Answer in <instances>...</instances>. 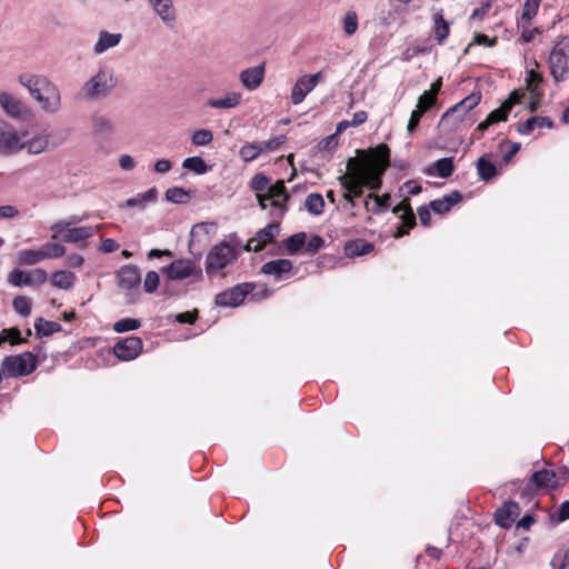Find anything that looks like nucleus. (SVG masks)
<instances>
[{
	"label": "nucleus",
	"mask_w": 569,
	"mask_h": 569,
	"mask_svg": "<svg viewBox=\"0 0 569 569\" xmlns=\"http://www.w3.org/2000/svg\"><path fill=\"white\" fill-rule=\"evenodd\" d=\"M375 156L373 160L349 159L347 173L339 177V182L346 190L345 193H351L356 199L362 194L365 187L372 191L380 189L381 176L389 167L390 150L388 146L379 144L375 150Z\"/></svg>",
	"instance_id": "f257e3e1"
},
{
	"label": "nucleus",
	"mask_w": 569,
	"mask_h": 569,
	"mask_svg": "<svg viewBox=\"0 0 569 569\" xmlns=\"http://www.w3.org/2000/svg\"><path fill=\"white\" fill-rule=\"evenodd\" d=\"M19 83L29 91L43 111L56 113L60 110V90L48 77L22 73L19 76Z\"/></svg>",
	"instance_id": "f03ea898"
},
{
	"label": "nucleus",
	"mask_w": 569,
	"mask_h": 569,
	"mask_svg": "<svg viewBox=\"0 0 569 569\" xmlns=\"http://www.w3.org/2000/svg\"><path fill=\"white\" fill-rule=\"evenodd\" d=\"M251 188L257 192L256 197L262 210L271 207L273 217L282 218L284 216L289 194L282 180L271 184L268 177L259 173L252 178Z\"/></svg>",
	"instance_id": "7ed1b4c3"
},
{
	"label": "nucleus",
	"mask_w": 569,
	"mask_h": 569,
	"mask_svg": "<svg viewBox=\"0 0 569 569\" xmlns=\"http://www.w3.org/2000/svg\"><path fill=\"white\" fill-rule=\"evenodd\" d=\"M117 86L118 78L114 69L102 64L83 82L80 94L88 101H101L108 98Z\"/></svg>",
	"instance_id": "20e7f679"
},
{
	"label": "nucleus",
	"mask_w": 569,
	"mask_h": 569,
	"mask_svg": "<svg viewBox=\"0 0 569 569\" xmlns=\"http://www.w3.org/2000/svg\"><path fill=\"white\" fill-rule=\"evenodd\" d=\"M239 250L227 241L216 243L207 253L204 269L208 276L217 274L237 261Z\"/></svg>",
	"instance_id": "39448f33"
},
{
	"label": "nucleus",
	"mask_w": 569,
	"mask_h": 569,
	"mask_svg": "<svg viewBox=\"0 0 569 569\" xmlns=\"http://www.w3.org/2000/svg\"><path fill=\"white\" fill-rule=\"evenodd\" d=\"M80 221H82V218L73 216L68 220H61L53 223L51 226V231L53 232L52 239H57L59 236H62V239L66 242L77 243L91 238L101 228L99 224L71 228V226Z\"/></svg>",
	"instance_id": "423d86ee"
},
{
	"label": "nucleus",
	"mask_w": 569,
	"mask_h": 569,
	"mask_svg": "<svg viewBox=\"0 0 569 569\" xmlns=\"http://www.w3.org/2000/svg\"><path fill=\"white\" fill-rule=\"evenodd\" d=\"M555 82L569 78V37H562L552 46L547 59Z\"/></svg>",
	"instance_id": "0eeeda50"
},
{
	"label": "nucleus",
	"mask_w": 569,
	"mask_h": 569,
	"mask_svg": "<svg viewBox=\"0 0 569 569\" xmlns=\"http://www.w3.org/2000/svg\"><path fill=\"white\" fill-rule=\"evenodd\" d=\"M37 361L31 352L17 356H8L2 360L1 369L6 377L18 378L32 373Z\"/></svg>",
	"instance_id": "6e6552de"
},
{
	"label": "nucleus",
	"mask_w": 569,
	"mask_h": 569,
	"mask_svg": "<svg viewBox=\"0 0 569 569\" xmlns=\"http://www.w3.org/2000/svg\"><path fill=\"white\" fill-rule=\"evenodd\" d=\"M61 142L62 140L56 139L52 132L41 131L32 137H28V132L22 131L21 151L26 150L28 154L37 156L49 149L57 148Z\"/></svg>",
	"instance_id": "1a4fd4ad"
},
{
	"label": "nucleus",
	"mask_w": 569,
	"mask_h": 569,
	"mask_svg": "<svg viewBox=\"0 0 569 569\" xmlns=\"http://www.w3.org/2000/svg\"><path fill=\"white\" fill-rule=\"evenodd\" d=\"M22 146V131L0 119V156L10 157L19 153Z\"/></svg>",
	"instance_id": "9d476101"
},
{
	"label": "nucleus",
	"mask_w": 569,
	"mask_h": 569,
	"mask_svg": "<svg viewBox=\"0 0 569 569\" xmlns=\"http://www.w3.org/2000/svg\"><path fill=\"white\" fill-rule=\"evenodd\" d=\"M481 101V93L471 92L465 99L456 103L445 112L441 118L442 123L452 122L453 124L462 122L467 113L477 107Z\"/></svg>",
	"instance_id": "9b49d317"
},
{
	"label": "nucleus",
	"mask_w": 569,
	"mask_h": 569,
	"mask_svg": "<svg viewBox=\"0 0 569 569\" xmlns=\"http://www.w3.org/2000/svg\"><path fill=\"white\" fill-rule=\"evenodd\" d=\"M152 12L170 30L178 23V11L173 0H146Z\"/></svg>",
	"instance_id": "f8f14e48"
},
{
	"label": "nucleus",
	"mask_w": 569,
	"mask_h": 569,
	"mask_svg": "<svg viewBox=\"0 0 569 569\" xmlns=\"http://www.w3.org/2000/svg\"><path fill=\"white\" fill-rule=\"evenodd\" d=\"M322 73L305 74L292 87L290 100L293 104H300L307 94L311 92L322 79Z\"/></svg>",
	"instance_id": "ddd939ff"
},
{
	"label": "nucleus",
	"mask_w": 569,
	"mask_h": 569,
	"mask_svg": "<svg viewBox=\"0 0 569 569\" xmlns=\"http://www.w3.org/2000/svg\"><path fill=\"white\" fill-rule=\"evenodd\" d=\"M251 289L252 287L249 283L237 284L218 293L214 302L219 307H238L243 302Z\"/></svg>",
	"instance_id": "4468645a"
},
{
	"label": "nucleus",
	"mask_w": 569,
	"mask_h": 569,
	"mask_svg": "<svg viewBox=\"0 0 569 569\" xmlns=\"http://www.w3.org/2000/svg\"><path fill=\"white\" fill-rule=\"evenodd\" d=\"M163 272L170 280H183L192 276L201 277V271L198 270L194 263L189 259L173 261L163 269Z\"/></svg>",
	"instance_id": "2eb2a0df"
},
{
	"label": "nucleus",
	"mask_w": 569,
	"mask_h": 569,
	"mask_svg": "<svg viewBox=\"0 0 569 569\" xmlns=\"http://www.w3.org/2000/svg\"><path fill=\"white\" fill-rule=\"evenodd\" d=\"M279 232L280 224L278 222H271L267 224L247 242V244L244 246V250L254 252L262 250L268 243L273 241V239L279 234Z\"/></svg>",
	"instance_id": "dca6fc26"
},
{
	"label": "nucleus",
	"mask_w": 569,
	"mask_h": 569,
	"mask_svg": "<svg viewBox=\"0 0 569 569\" xmlns=\"http://www.w3.org/2000/svg\"><path fill=\"white\" fill-rule=\"evenodd\" d=\"M519 102V94L518 92H512L510 97L501 104L500 108L491 111L488 117L478 124L477 130L478 131H486L491 124L506 121L508 118L509 112L511 111L512 107Z\"/></svg>",
	"instance_id": "f3484780"
},
{
	"label": "nucleus",
	"mask_w": 569,
	"mask_h": 569,
	"mask_svg": "<svg viewBox=\"0 0 569 569\" xmlns=\"http://www.w3.org/2000/svg\"><path fill=\"white\" fill-rule=\"evenodd\" d=\"M143 343L138 337H127L113 347L116 357L122 361L136 359L142 351Z\"/></svg>",
	"instance_id": "a211bd4d"
},
{
	"label": "nucleus",
	"mask_w": 569,
	"mask_h": 569,
	"mask_svg": "<svg viewBox=\"0 0 569 569\" xmlns=\"http://www.w3.org/2000/svg\"><path fill=\"white\" fill-rule=\"evenodd\" d=\"M0 106L12 118L24 119L29 112L27 106L9 92L0 93Z\"/></svg>",
	"instance_id": "6ab92c4d"
},
{
	"label": "nucleus",
	"mask_w": 569,
	"mask_h": 569,
	"mask_svg": "<svg viewBox=\"0 0 569 569\" xmlns=\"http://www.w3.org/2000/svg\"><path fill=\"white\" fill-rule=\"evenodd\" d=\"M117 280L119 287L124 290L138 288L141 283L140 270L133 264L123 266L117 273Z\"/></svg>",
	"instance_id": "aec40b11"
},
{
	"label": "nucleus",
	"mask_w": 569,
	"mask_h": 569,
	"mask_svg": "<svg viewBox=\"0 0 569 569\" xmlns=\"http://www.w3.org/2000/svg\"><path fill=\"white\" fill-rule=\"evenodd\" d=\"M264 79V64L242 70L239 74L241 84L249 91L258 89Z\"/></svg>",
	"instance_id": "412c9836"
},
{
	"label": "nucleus",
	"mask_w": 569,
	"mask_h": 569,
	"mask_svg": "<svg viewBox=\"0 0 569 569\" xmlns=\"http://www.w3.org/2000/svg\"><path fill=\"white\" fill-rule=\"evenodd\" d=\"M121 33H112L107 30H101L98 33V38L93 44L92 51L97 56L103 54L109 49L116 48L121 42Z\"/></svg>",
	"instance_id": "4be33fe9"
},
{
	"label": "nucleus",
	"mask_w": 569,
	"mask_h": 569,
	"mask_svg": "<svg viewBox=\"0 0 569 569\" xmlns=\"http://www.w3.org/2000/svg\"><path fill=\"white\" fill-rule=\"evenodd\" d=\"M520 512L518 503L509 501L496 511V522L502 528H510Z\"/></svg>",
	"instance_id": "5701e85b"
},
{
	"label": "nucleus",
	"mask_w": 569,
	"mask_h": 569,
	"mask_svg": "<svg viewBox=\"0 0 569 569\" xmlns=\"http://www.w3.org/2000/svg\"><path fill=\"white\" fill-rule=\"evenodd\" d=\"M292 262L288 259H278L266 262L261 267V272L264 274L273 276L276 279H281L283 274L292 270Z\"/></svg>",
	"instance_id": "b1692460"
},
{
	"label": "nucleus",
	"mask_w": 569,
	"mask_h": 569,
	"mask_svg": "<svg viewBox=\"0 0 569 569\" xmlns=\"http://www.w3.org/2000/svg\"><path fill=\"white\" fill-rule=\"evenodd\" d=\"M461 199H462V196L459 191H452L451 193L446 194L440 199L432 200L429 206L433 212L443 214V213H447L448 211H450V209L455 204L460 202Z\"/></svg>",
	"instance_id": "393cba45"
},
{
	"label": "nucleus",
	"mask_w": 569,
	"mask_h": 569,
	"mask_svg": "<svg viewBox=\"0 0 569 569\" xmlns=\"http://www.w3.org/2000/svg\"><path fill=\"white\" fill-rule=\"evenodd\" d=\"M393 213L401 214L402 226L406 229H401L398 231L397 237L405 236L410 228H412L416 223L415 214L410 208V203L408 200L401 201L398 206L392 209Z\"/></svg>",
	"instance_id": "a878e982"
},
{
	"label": "nucleus",
	"mask_w": 569,
	"mask_h": 569,
	"mask_svg": "<svg viewBox=\"0 0 569 569\" xmlns=\"http://www.w3.org/2000/svg\"><path fill=\"white\" fill-rule=\"evenodd\" d=\"M242 94L237 91L227 92L223 97L209 99L207 104L213 109H233L241 103Z\"/></svg>",
	"instance_id": "bb28decb"
},
{
	"label": "nucleus",
	"mask_w": 569,
	"mask_h": 569,
	"mask_svg": "<svg viewBox=\"0 0 569 569\" xmlns=\"http://www.w3.org/2000/svg\"><path fill=\"white\" fill-rule=\"evenodd\" d=\"M433 32L435 38L439 44L443 43V41L448 38L450 32L449 22L443 18V10L439 9L433 13Z\"/></svg>",
	"instance_id": "cd10ccee"
},
{
	"label": "nucleus",
	"mask_w": 569,
	"mask_h": 569,
	"mask_svg": "<svg viewBox=\"0 0 569 569\" xmlns=\"http://www.w3.org/2000/svg\"><path fill=\"white\" fill-rule=\"evenodd\" d=\"M553 123L548 117H531L519 123L517 131L520 134H530L536 128H552Z\"/></svg>",
	"instance_id": "c85d7f7f"
},
{
	"label": "nucleus",
	"mask_w": 569,
	"mask_h": 569,
	"mask_svg": "<svg viewBox=\"0 0 569 569\" xmlns=\"http://www.w3.org/2000/svg\"><path fill=\"white\" fill-rule=\"evenodd\" d=\"M50 280L53 287L70 290L74 287L77 277L69 270H59L52 273Z\"/></svg>",
	"instance_id": "c756f323"
},
{
	"label": "nucleus",
	"mask_w": 569,
	"mask_h": 569,
	"mask_svg": "<svg viewBox=\"0 0 569 569\" xmlns=\"http://www.w3.org/2000/svg\"><path fill=\"white\" fill-rule=\"evenodd\" d=\"M532 482L539 488H555L558 485V477L553 470L542 469L532 475Z\"/></svg>",
	"instance_id": "7c9ffc66"
},
{
	"label": "nucleus",
	"mask_w": 569,
	"mask_h": 569,
	"mask_svg": "<svg viewBox=\"0 0 569 569\" xmlns=\"http://www.w3.org/2000/svg\"><path fill=\"white\" fill-rule=\"evenodd\" d=\"M42 249H23L17 254V262L21 266H34L44 261Z\"/></svg>",
	"instance_id": "2f4dec72"
},
{
	"label": "nucleus",
	"mask_w": 569,
	"mask_h": 569,
	"mask_svg": "<svg viewBox=\"0 0 569 569\" xmlns=\"http://www.w3.org/2000/svg\"><path fill=\"white\" fill-rule=\"evenodd\" d=\"M92 131L96 136L109 137L114 132V124L109 118L98 116L92 120Z\"/></svg>",
	"instance_id": "473e14b6"
},
{
	"label": "nucleus",
	"mask_w": 569,
	"mask_h": 569,
	"mask_svg": "<svg viewBox=\"0 0 569 569\" xmlns=\"http://www.w3.org/2000/svg\"><path fill=\"white\" fill-rule=\"evenodd\" d=\"M157 198V190L154 188H151L147 190L143 193H139L133 198H129L124 202V207L127 208H133V207H140L143 208L146 203L153 202Z\"/></svg>",
	"instance_id": "72a5a7b5"
},
{
	"label": "nucleus",
	"mask_w": 569,
	"mask_h": 569,
	"mask_svg": "<svg viewBox=\"0 0 569 569\" xmlns=\"http://www.w3.org/2000/svg\"><path fill=\"white\" fill-rule=\"evenodd\" d=\"M305 208L312 216H320L323 213L325 200L320 193H310L305 200Z\"/></svg>",
	"instance_id": "f704fd0d"
},
{
	"label": "nucleus",
	"mask_w": 569,
	"mask_h": 569,
	"mask_svg": "<svg viewBox=\"0 0 569 569\" xmlns=\"http://www.w3.org/2000/svg\"><path fill=\"white\" fill-rule=\"evenodd\" d=\"M34 329L38 336L48 337L61 330V326L54 321H48L43 318H38L34 322Z\"/></svg>",
	"instance_id": "c9c22d12"
},
{
	"label": "nucleus",
	"mask_w": 569,
	"mask_h": 569,
	"mask_svg": "<svg viewBox=\"0 0 569 569\" xmlns=\"http://www.w3.org/2000/svg\"><path fill=\"white\" fill-rule=\"evenodd\" d=\"M433 170H436L437 176L440 178H448L452 174L455 170L453 161L451 158H442L437 160L432 168L428 170V173L432 174Z\"/></svg>",
	"instance_id": "e433bc0d"
},
{
	"label": "nucleus",
	"mask_w": 569,
	"mask_h": 569,
	"mask_svg": "<svg viewBox=\"0 0 569 569\" xmlns=\"http://www.w3.org/2000/svg\"><path fill=\"white\" fill-rule=\"evenodd\" d=\"M182 168L197 174H204L209 171L206 161L200 157H189L182 161Z\"/></svg>",
	"instance_id": "4c0bfd02"
},
{
	"label": "nucleus",
	"mask_w": 569,
	"mask_h": 569,
	"mask_svg": "<svg viewBox=\"0 0 569 569\" xmlns=\"http://www.w3.org/2000/svg\"><path fill=\"white\" fill-rule=\"evenodd\" d=\"M542 0H526L522 6L521 16L517 21L531 22V20L538 13L540 3Z\"/></svg>",
	"instance_id": "58836bf2"
},
{
	"label": "nucleus",
	"mask_w": 569,
	"mask_h": 569,
	"mask_svg": "<svg viewBox=\"0 0 569 569\" xmlns=\"http://www.w3.org/2000/svg\"><path fill=\"white\" fill-rule=\"evenodd\" d=\"M306 240H307V233L298 232V233L290 236L284 241V246L290 254H295L306 244Z\"/></svg>",
	"instance_id": "ea45409f"
},
{
	"label": "nucleus",
	"mask_w": 569,
	"mask_h": 569,
	"mask_svg": "<svg viewBox=\"0 0 569 569\" xmlns=\"http://www.w3.org/2000/svg\"><path fill=\"white\" fill-rule=\"evenodd\" d=\"M13 310L22 317H28L31 313L32 300L27 296H17L12 301Z\"/></svg>",
	"instance_id": "a19ab883"
},
{
	"label": "nucleus",
	"mask_w": 569,
	"mask_h": 569,
	"mask_svg": "<svg viewBox=\"0 0 569 569\" xmlns=\"http://www.w3.org/2000/svg\"><path fill=\"white\" fill-rule=\"evenodd\" d=\"M29 272L21 269H13L8 274V282L17 288L30 286Z\"/></svg>",
	"instance_id": "79ce46f5"
},
{
	"label": "nucleus",
	"mask_w": 569,
	"mask_h": 569,
	"mask_svg": "<svg viewBox=\"0 0 569 569\" xmlns=\"http://www.w3.org/2000/svg\"><path fill=\"white\" fill-rule=\"evenodd\" d=\"M166 199L172 203H186L190 199V193L183 188L172 187L166 191Z\"/></svg>",
	"instance_id": "37998d69"
},
{
	"label": "nucleus",
	"mask_w": 569,
	"mask_h": 569,
	"mask_svg": "<svg viewBox=\"0 0 569 569\" xmlns=\"http://www.w3.org/2000/svg\"><path fill=\"white\" fill-rule=\"evenodd\" d=\"M363 204L368 213L379 214L386 211V206L379 200V196L375 193H369Z\"/></svg>",
	"instance_id": "c03bdc74"
},
{
	"label": "nucleus",
	"mask_w": 569,
	"mask_h": 569,
	"mask_svg": "<svg viewBox=\"0 0 569 569\" xmlns=\"http://www.w3.org/2000/svg\"><path fill=\"white\" fill-rule=\"evenodd\" d=\"M213 140V133L209 129H199L196 130L191 136L192 144L197 147H206L210 144Z\"/></svg>",
	"instance_id": "a18cd8bd"
},
{
	"label": "nucleus",
	"mask_w": 569,
	"mask_h": 569,
	"mask_svg": "<svg viewBox=\"0 0 569 569\" xmlns=\"http://www.w3.org/2000/svg\"><path fill=\"white\" fill-rule=\"evenodd\" d=\"M41 249L44 253L46 260L60 258L66 253V247L56 242H47L41 247Z\"/></svg>",
	"instance_id": "49530a36"
},
{
	"label": "nucleus",
	"mask_w": 569,
	"mask_h": 569,
	"mask_svg": "<svg viewBox=\"0 0 569 569\" xmlns=\"http://www.w3.org/2000/svg\"><path fill=\"white\" fill-rule=\"evenodd\" d=\"M9 341L12 346L20 345L26 340L21 338L20 330L17 328L3 329L0 331V346Z\"/></svg>",
	"instance_id": "de8ad7c7"
},
{
	"label": "nucleus",
	"mask_w": 569,
	"mask_h": 569,
	"mask_svg": "<svg viewBox=\"0 0 569 569\" xmlns=\"http://www.w3.org/2000/svg\"><path fill=\"white\" fill-rule=\"evenodd\" d=\"M262 150L263 148L256 143H248L240 149L239 156L243 161L249 162L254 160L262 152Z\"/></svg>",
	"instance_id": "09e8293b"
},
{
	"label": "nucleus",
	"mask_w": 569,
	"mask_h": 569,
	"mask_svg": "<svg viewBox=\"0 0 569 569\" xmlns=\"http://www.w3.org/2000/svg\"><path fill=\"white\" fill-rule=\"evenodd\" d=\"M477 169L480 178L483 180H489L497 173L495 164L487 161L485 158L478 160Z\"/></svg>",
	"instance_id": "8fccbe9b"
},
{
	"label": "nucleus",
	"mask_w": 569,
	"mask_h": 569,
	"mask_svg": "<svg viewBox=\"0 0 569 569\" xmlns=\"http://www.w3.org/2000/svg\"><path fill=\"white\" fill-rule=\"evenodd\" d=\"M140 326L141 323L138 319L124 318L120 319L113 325V330L116 332L122 333L127 331L137 330L138 328H140Z\"/></svg>",
	"instance_id": "3c124183"
},
{
	"label": "nucleus",
	"mask_w": 569,
	"mask_h": 569,
	"mask_svg": "<svg viewBox=\"0 0 569 569\" xmlns=\"http://www.w3.org/2000/svg\"><path fill=\"white\" fill-rule=\"evenodd\" d=\"M543 81L542 73L531 69L527 72L526 82L527 88L530 90L532 94H538L537 89Z\"/></svg>",
	"instance_id": "603ef678"
},
{
	"label": "nucleus",
	"mask_w": 569,
	"mask_h": 569,
	"mask_svg": "<svg viewBox=\"0 0 569 569\" xmlns=\"http://www.w3.org/2000/svg\"><path fill=\"white\" fill-rule=\"evenodd\" d=\"M517 26L521 30V40L526 43L531 42L540 33L539 29L531 28L530 22L517 21Z\"/></svg>",
	"instance_id": "864d4df0"
},
{
	"label": "nucleus",
	"mask_w": 569,
	"mask_h": 569,
	"mask_svg": "<svg viewBox=\"0 0 569 569\" xmlns=\"http://www.w3.org/2000/svg\"><path fill=\"white\" fill-rule=\"evenodd\" d=\"M358 29V16L355 11H349L343 18V30L347 36H352Z\"/></svg>",
	"instance_id": "5fc2aeb1"
},
{
	"label": "nucleus",
	"mask_w": 569,
	"mask_h": 569,
	"mask_svg": "<svg viewBox=\"0 0 569 569\" xmlns=\"http://www.w3.org/2000/svg\"><path fill=\"white\" fill-rule=\"evenodd\" d=\"M373 250V246L368 242H355L347 247V251L350 256H365Z\"/></svg>",
	"instance_id": "6e6d98bb"
},
{
	"label": "nucleus",
	"mask_w": 569,
	"mask_h": 569,
	"mask_svg": "<svg viewBox=\"0 0 569 569\" xmlns=\"http://www.w3.org/2000/svg\"><path fill=\"white\" fill-rule=\"evenodd\" d=\"M159 274L156 271H149L146 274L144 281H143V289L148 293H152L157 290L159 286Z\"/></svg>",
	"instance_id": "4d7b16f0"
},
{
	"label": "nucleus",
	"mask_w": 569,
	"mask_h": 569,
	"mask_svg": "<svg viewBox=\"0 0 569 569\" xmlns=\"http://www.w3.org/2000/svg\"><path fill=\"white\" fill-rule=\"evenodd\" d=\"M551 567L552 569H569V548L565 552L553 556Z\"/></svg>",
	"instance_id": "13d9d810"
},
{
	"label": "nucleus",
	"mask_w": 569,
	"mask_h": 569,
	"mask_svg": "<svg viewBox=\"0 0 569 569\" xmlns=\"http://www.w3.org/2000/svg\"><path fill=\"white\" fill-rule=\"evenodd\" d=\"M436 100L432 94L425 91L418 99L417 109L425 113L436 103Z\"/></svg>",
	"instance_id": "bf43d9fd"
},
{
	"label": "nucleus",
	"mask_w": 569,
	"mask_h": 569,
	"mask_svg": "<svg viewBox=\"0 0 569 569\" xmlns=\"http://www.w3.org/2000/svg\"><path fill=\"white\" fill-rule=\"evenodd\" d=\"M30 286L43 284L48 280V273L44 269L37 268L29 271Z\"/></svg>",
	"instance_id": "052dcab7"
},
{
	"label": "nucleus",
	"mask_w": 569,
	"mask_h": 569,
	"mask_svg": "<svg viewBox=\"0 0 569 569\" xmlns=\"http://www.w3.org/2000/svg\"><path fill=\"white\" fill-rule=\"evenodd\" d=\"M323 239L320 236H312L309 241H306V251L309 253H316L323 247Z\"/></svg>",
	"instance_id": "680f3d73"
},
{
	"label": "nucleus",
	"mask_w": 569,
	"mask_h": 569,
	"mask_svg": "<svg viewBox=\"0 0 569 569\" xmlns=\"http://www.w3.org/2000/svg\"><path fill=\"white\" fill-rule=\"evenodd\" d=\"M338 146L337 133L331 134L322 139L319 143L320 150L332 151Z\"/></svg>",
	"instance_id": "e2e57ef3"
},
{
	"label": "nucleus",
	"mask_w": 569,
	"mask_h": 569,
	"mask_svg": "<svg viewBox=\"0 0 569 569\" xmlns=\"http://www.w3.org/2000/svg\"><path fill=\"white\" fill-rule=\"evenodd\" d=\"M423 116V112H421L420 110L416 109L411 112V116H410V119H409V122H408V126H407V130L409 133H412L416 128L418 127L421 118Z\"/></svg>",
	"instance_id": "0e129e2a"
},
{
	"label": "nucleus",
	"mask_w": 569,
	"mask_h": 569,
	"mask_svg": "<svg viewBox=\"0 0 569 569\" xmlns=\"http://www.w3.org/2000/svg\"><path fill=\"white\" fill-rule=\"evenodd\" d=\"M119 166L122 170L130 171V170L134 169L136 161L129 154H121L119 158Z\"/></svg>",
	"instance_id": "69168bd1"
},
{
	"label": "nucleus",
	"mask_w": 569,
	"mask_h": 569,
	"mask_svg": "<svg viewBox=\"0 0 569 569\" xmlns=\"http://www.w3.org/2000/svg\"><path fill=\"white\" fill-rule=\"evenodd\" d=\"M197 319V311H187L176 316V320L180 323H193Z\"/></svg>",
	"instance_id": "338daca9"
},
{
	"label": "nucleus",
	"mask_w": 569,
	"mask_h": 569,
	"mask_svg": "<svg viewBox=\"0 0 569 569\" xmlns=\"http://www.w3.org/2000/svg\"><path fill=\"white\" fill-rule=\"evenodd\" d=\"M118 242L111 238L104 239L100 247V249L106 253L114 252L116 250H118Z\"/></svg>",
	"instance_id": "774afa93"
}]
</instances>
